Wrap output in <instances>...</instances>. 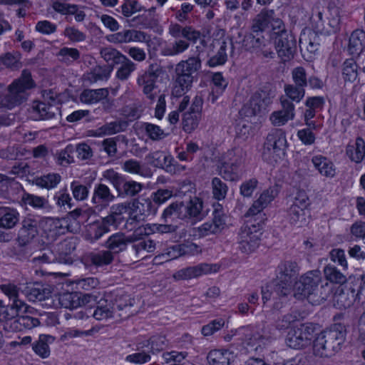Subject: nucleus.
Listing matches in <instances>:
<instances>
[{"label":"nucleus","mask_w":365,"mask_h":365,"mask_svg":"<svg viewBox=\"0 0 365 365\" xmlns=\"http://www.w3.org/2000/svg\"><path fill=\"white\" fill-rule=\"evenodd\" d=\"M86 260L88 263L96 267H103L113 262L114 255L111 251L107 250H100L89 253L86 257Z\"/></svg>","instance_id":"nucleus-33"},{"label":"nucleus","mask_w":365,"mask_h":365,"mask_svg":"<svg viewBox=\"0 0 365 365\" xmlns=\"http://www.w3.org/2000/svg\"><path fill=\"white\" fill-rule=\"evenodd\" d=\"M245 157L246 152L241 148L228 150L221 157L217 165L219 175L226 180H238V168L244 163Z\"/></svg>","instance_id":"nucleus-6"},{"label":"nucleus","mask_w":365,"mask_h":365,"mask_svg":"<svg viewBox=\"0 0 365 365\" xmlns=\"http://www.w3.org/2000/svg\"><path fill=\"white\" fill-rule=\"evenodd\" d=\"M108 40L113 43H128L130 42L147 43L150 40L146 33L135 30L125 29L108 36Z\"/></svg>","instance_id":"nucleus-21"},{"label":"nucleus","mask_w":365,"mask_h":365,"mask_svg":"<svg viewBox=\"0 0 365 365\" xmlns=\"http://www.w3.org/2000/svg\"><path fill=\"white\" fill-rule=\"evenodd\" d=\"M19 220V213L14 209L6 207H0V227L13 228Z\"/></svg>","instance_id":"nucleus-42"},{"label":"nucleus","mask_w":365,"mask_h":365,"mask_svg":"<svg viewBox=\"0 0 365 365\" xmlns=\"http://www.w3.org/2000/svg\"><path fill=\"white\" fill-rule=\"evenodd\" d=\"M242 46L247 51L260 52L265 58H272L274 56L271 41L262 35H246L242 41Z\"/></svg>","instance_id":"nucleus-16"},{"label":"nucleus","mask_w":365,"mask_h":365,"mask_svg":"<svg viewBox=\"0 0 365 365\" xmlns=\"http://www.w3.org/2000/svg\"><path fill=\"white\" fill-rule=\"evenodd\" d=\"M299 274V267L296 262L284 260L276 269L275 292L279 295H288Z\"/></svg>","instance_id":"nucleus-7"},{"label":"nucleus","mask_w":365,"mask_h":365,"mask_svg":"<svg viewBox=\"0 0 365 365\" xmlns=\"http://www.w3.org/2000/svg\"><path fill=\"white\" fill-rule=\"evenodd\" d=\"M78 292H66L60 294L58 303L61 307L73 309L79 307V301L77 297Z\"/></svg>","instance_id":"nucleus-60"},{"label":"nucleus","mask_w":365,"mask_h":365,"mask_svg":"<svg viewBox=\"0 0 365 365\" xmlns=\"http://www.w3.org/2000/svg\"><path fill=\"white\" fill-rule=\"evenodd\" d=\"M342 75L345 81L354 82L358 76V66L353 59H347L344 62Z\"/></svg>","instance_id":"nucleus-57"},{"label":"nucleus","mask_w":365,"mask_h":365,"mask_svg":"<svg viewBox=\"0 0 365 365\" xmlns=\"http://www.w3.org/2000/svg\"><path fill=\"white\" fill-rule=\"evenodd\" d=\"M51 336L47 335H41L38 340L33 344V350L34 352L43 359L47 358L50 355V349L48 344Z\"/></svg>","instance_id":"nucleus-54"},{"label":"nucleus","mask_w":365,"mask_h":365,"mask_svg":"<svg viewBox=\"0 0 365 365\" xmlns=\"http://www.w3.org/2000/svg\"><path fill=\"white\" fill-rule=\"evenodd\" d=\"M220 47L217 53L211 56L207 62V65L210 67H216L224 65L227 60V51L228 48L227 43L225 41L219 42Z\"/></svg>","instance_id":"nucleus-50"},{"label":"nucleus","mask_w":365,"mask_h":365,"mask_svg":"<svg viewBox=\"0 0 365 365\" xmlns=\"http://www.w3.org/2000/svg\"><path fill=\"white\" fill-rule=\"evenodd\" d=\"M56 56L61 62L70 64L80 58V52L76 48L63 47Z\"/></svg>","instance_id":"nucleus-59"},{"label":"nucleus","mask_w":365,"mask_h":365,"mask_svg":"<svg viewBox=\"0 0 365 365\" xmlns=\"http://www.w3.org/2000/svg\"><path fill=\"white\" fill-rule=\"evenodd\" d=\"M320 334L326 340L329 349L333 354L340 349L341 345L345 339L344 331L342 329H339L338 327L325 330L321 332Z\"/></svg>","instance_id":"nucleus-26"},{"label":"nucleus","mask_w":365,"mask_h":365,"mask_svg":"<svg viewBox=\"0 0 365 365\" xmlns=\"http://www.w3.org/2000/svg\"><path fill=\"white\" fill-rule=\"evenodd\" d=\"M145 160L149 164L155 167L163 168L167 170L173 165L172 163L173 161V158L170 155L160 150L149 153L145 156Z\"/></svg>","instance_id":"nucleus-37"},{"label":"nucleus","mask_w":365,"mask_h":365,"mask_svg":"<svg viewBox=\"0 0 365 365\" xmlns=\"http://www.w3.org/2000/svg\"><path fill=\"white\" fill-rule=\"evenodd\" d=\"M254 221L250 218L246 221L245 225L240 228L237 243L239 250L245 254L254 252L260 244V237L262 235V229L263 226V219Z\"/></svg>","instance_id":"nucleus-5"},{"label":"nucleus","mask_w":365,"mask_h":365,"mask_svg":"<svg viewBox=\"0 0 365 365\" xmlns=\"http://www.w3.org/2000/svg\"><path fill=\"white\" fill-rule=\"evenodd\" d=\"M158 78V73L155 70V66L151 64L146 71L138 74L136 78L137 85L142 89L143 94L151 101L155 98L154 91L157 88Z\"/></svg>","instance_id":"nucleus-18"},{"label":"nucleus","mask_w":365,"mask_h":365,"mask_svg":"<svg viewBox=\"0 0 365 365\" xmlns=\"http://www.w3.org/2000/svg\"><path fill=\"white\" fill-rule=\"evenodd\" d=\"M74 146L73 145H68L65 148L57 151L54 155V159L57 165L66 167L75 163L73 156Z\"/></svg>","instance_id":"nucleus-46"},{"label":"nucleus","mask_w":365,"mask_h":365,"mask_svg":"<svg viewBox=\"0 0 365 365\" xmlns=\"http://www.w3.org/2000/svg\"><path fill=\"white\" fill-rule=\"evenodd\" d=\"M110 225L107 224L105 219L93 222L87 226L86 237L91 242L99 240L105 233L110 231Z\"/></svg>","instance_id":"nucleus-36"},{"label":"nucleus","mask_w":365,"mask_h":365,"mask_svg":"<svg viewBox=\"0 0 365 365\" xmlns=\"http://www.w3.org/2000/svg\"><path fill=\"white\" fill-rule=\"evenodd\" d=\"M35 87L31 73L24 70L19 78L15 79L6 88V93L0 100V108L12 110L25 102L29 91Z\"/></svg>","instance_id":"nucleus-2"},{"label":"nucleus","mask_w":365,"mask_h":365,"mask_svg":"<svg viewBox=\"0 0 365 365\" xmlns=\"http://www.w3.org/2000/svg\"><path fill=\"white\" fill-rule=\"evenodd\" d=\"M284 97L291 102L299 103L305 96V88L294 84H285L284 86Z\"/></svg>","instance_id":"nucleus-51"},{"label":"nucleus","mask_w":365,"mask_h":365,"mask_svg":"<svg viewBox=\"0 0 365 365\" xmlns=\"http://www.w3.org/2000/svg\"><path fill=\"white\" fill-rule=\"evenodd\" d=\"M335 301L340 309H346L350 307L355 302H358V299L355 290L351 289L349 292H340L335 297Z\"/></svg>","instance_id":"nucleus-53"},{"label":"nucleus","mask_w":365,"mask_h":365,"mask_svg":"<svg viewBox=\"0 0 365 365\" xmlns=\"http://www.w3.org/2000/svg\"><path fill=\"white\" fill-rule=\"evenodd\" d=\"M274 41L276 51L284 61L292 58L296 50V41L294 37L287 34L284 26V30L270 36Z\"/></svg>","instance_id":"nucleus-12"},{"label":"nucleus","mask_w":365,"mask_h":365,"mask_svg":"<svg viewBox=\"0 0 365 365\" xmlns=\"http://www.w3.org/2000/svg\"><path fill=\"white\" fill-rule=\"evenodd\" d=\"M115 307L112 301L101 298L92 315L98 321H106L115 317Z\"/></svg>","instance_id":"nucleus-27"},{"label":"nucleus","mask_w":365,"mask_h":365,"mask_svg":"<svg viewBox=\"0 0 365 365\" xmlns=\"http://www.w3.org/2000/svg\"><path fill=\"white\" fill-rule=\"evenodd\" d=\"M201 68V60L198 56H191L186 60L180 61L177 63L175 73H181L185 75H189L193 77V73H196Z\"/></svg>","instance_id":"nucleus-35"},{"label":"nucleus","mask_w":365,"mask_h":365,"mask_svg":"<svg viewBox=\"0 0 365 365\" xmlns=\"http://www.w3.org/2000/svg\"><path fill=\"white\" fill-rule=\"evenodd\" d=\"M277 195V191L274 187H269L264 190L259 197L253 202L245 217L247 218H254V221H259L263 219L264 222V215L262 213V211L274 200Z\"/></svg>","instance_id":"nucleus-14"},{"label":"nucleus","mask_w":365,"mask_h":365,"mask_svg":"<svg viewBox=\"0 0 365 365\" xmlns=\"http://www.w3.org/2000/svg\"><path fill=\"white\" fill-rule=\"evenodd\" d=\"M124 171L136 174L141 176H149V172L140 164V163L135 159H129L125 160L122 165Z\"/></svg>","instance_id":"nucleus-55"},{"label":"nucleus","mask_w":365,"mask_h":365,"mask_svg":"<svg viewBox=\"0 0 365 365\" xmlns=\"http://www.w3.org/2000/svg\"><path fill=\"white\" fill-rule=\"evenodd\" d=\"M150 347L146 348V346L142 341L137 344L135 353L129 354L125 357V361L136 364H145L150 361Z\"/></svg>","instance_id":"nucleus-39"},{"label":"nucleus","mask_w":365,"mask_h":365,"mask_svg":"<svg viewBox=\"0 0 365 365\" xmlns=\"http://www.w3.org/2000/svg\"><path fill=\"white\" fill-rule=\"evenodd\" d=\"M228 191V187L217 177L212 180V193L213 197L217 200H222L225 198Z\"/></svg>","instance_id":"nucleus-62"},{"label":"nucleus","mask_w":365,"mask_h":365,"mask_svg":"<svg viewBox=\"0 0 365 365\" xmlns=\"http://www.w3.org/2000/svg\"><path fill=\"white\" fill-rule=\"evenodd\" d=\"M234 357V354L229 350L215 349L209 352L207 361L210 365H229Z\"/></svg>","instance_id":"nucleus-40"},{"label":"nucleus","mask_w":365,"mask_h":365,"mask_svg":"<svg viewBox=\"0 0 365 365\" xmlns=\"http://www.w3.org/2000/svg\"><path fill=\"white\" fill-rule=\"evenodd\" d=\"M313 354L319 357H329L333 354L326 340L319 334L314 341Z\"/></svg>","instance_id":"nucleus-56"},{"label":"nucleus","mask_w":365,"mask_h":365,"mask_svg":"<svg viewBox=\"0 0 365 365\" xmlns=\"http://www.w3.org/2000/svg\"><path fill=\"white\" fill-rule=\"evenodd\" d=\"M324 99L319 96L308 97L305 101L306 109L304 112V120L307 127L314 130L319 129L320 125L317 124L315 121L312 120L316 115V113L319 112L324 105Z\"/></svg>","instance_id":"nucleus-22"},{"label":"nucleus","mask_w":365,"mask_h":365,"mask_svg":"<svg viewBox=\"0 0 365 365\" xmlns=\"http://www.w3.org/2000/svg\"><path fill=\"white\" fill-rule=\"evenodd\" d=\"M128 207V204L125 202L113 205L109 215L104 217L105 221L110 226L118 227L125 220L124 215L127 213Z\"/></svg>","instance_id":"nucleus-28"},{"label":"nucleus","mask_w":365,"mask_h":365,"mask_svg":"<svg viewBox=\"0 0 365 365\" xmlns=\"http://www.w3.org/2000/svg\"><path fill=\"white\" fill-rule=\"evenodd\" d=\"M116 65L118 66L115 74V78L123 82L128 81L137 69V65L125 55L121 57Z\"/></svg>","instance_id":"nucleus-30"},{"label":"nucleus","mask_w":365,"mask_h":365,"mask_svg":"<svg viewBox=\"0 0 365 365\" xmlns=\"http://www.w3.org/2000/svg\"><path fill=\"white\" fill-rule=\"evenodd\" d=\"M203 100L200 96H196L190 107L182 114V129L186 133H191L195 130L201 119Z\"/></svg>","instance_id":"nucleus-17"},{"label":"nucleus","mask_w":365,"mask_h":365,"mask_svg":"<svg viewBox=\"0 0 365 365\" xmlns=\"http://www.w3.org/2000/svg\"><path fill=\"white\" fill-rule=\"evenodd\" d=\"M314 333V328L311 324H300L291 328L286 342L292 349H302L310 344Z\"/></svg>","instance_id":"nucleus-10"},{"label":"nucleus","mask_w":365,"mask_h":365,"mask_svg":"<svg viewBox=\"0 0 365 365\" xmlns=\"http://www.w3.org/2000/svg\"><path fill=\"white\" fill-rule=\"evenodd\" d=\"M146 348L150 347L151 353L160 351L167 346V339L164 336L158 335L152 336L149 340L143 341Z\"/></svg>","instance_id":"nucleus-64"},{"label":"nucleus","mask_w":365,"mask_h":365,"mask_svg":"<svg viewBox=\"0 0 365 365\" xmlns=\"http://www.w3.org/2000/svg\"><path fill=\"white\" fill-rule=\"evenodd\" d=\"M108 96L106 88L86 89L80 95L81 102L86 104L97 103Z\"/></svg>","instance_id":"nucleus-44"},{"label":"nucleus","mask_w":365,"mask_h":365,"mask_svg":"<svg viewBox=\"0 0 365 365\" xmlns=\"http://www.w3.org/2000/svg\"><path fill=\"white\" fill-rule=\"evenodd\" d=\"M282 108L274 111L269 116V120L274 126H282L295 117V106L292 102L284 97H280Z\"/></svg>","instance_id":"nucleus-20"},{"label":"nucleus","mask_w":365,"mask_h":365,"mask_svg":"<svg viewBox=\"0 0 365 365\" xmlns=\"http://www.w3.org/2000/svg\"><path fill=\"white\" fill-rule=\"evenodd\" d=\"M346 156L353 162L359 163L365 156V142L358 137L354 141L349 142L346 148Z\"/></svg>","instance_id":"nucleus-32"},{"label":"nucleus","mask_w":365,"mask_h":365,"mask_svg":"<svg viewBox=\"0 0 365 365\" xmlns=\"http://www.w3.org/2000/svg\"><path fill=\"white\" fill-rule=\"evenodd\" d=\"M289 207L287 210L289 220L292 224L302 226L306 222L308 214L309 200L304 190H297L294 196L289 200Z\"/></svg>","instance_id":"nucleus-9"},{"label":"nucleus","mask_w":365,"mask_h":365,"mask_svg":"<svg viewBox=\"0 0 365 365\" xmlns=\"http://www.w3.org/2000/svg\"><path fill=\"white\" fill-rule=\"evenodd\" d=\"M365 48V31L354 30L350 35L348 51L351 55H359Z\"/></svg>","instance_id":"nucleus-34"},{"label":"nucleus","mask_w":365,"mask_h":365,"mask_svg":"<svg viewBox=\"0 0 365 365\" xmlns=\"http://www.w3.org/2000/svg\"><path fill=\"white\" fill-rule=\"evenodd\" d=\"M61 176L58 173H51L41 177H36L34 182L39 187L51 190L55 188L61 182Z\"/></svg>","instance_id":"nucleus-45"},{"label":"nucleus","mask_w":365,"mask_h":365,"mask_svg":"<svg viewBox=\"0 0 365 365\" xmlns=\"http://www.w3.org/2000/svg\"><path fill=\"white\" fill-rule=\"evenodd\" d=\"M312 162L321 175L328 178L335 176L336 168L333 162L327 157L315 155L312 158Z\"/></svg>","instance_id":"nucleus-29"},{"label":"nucleus","mask_w":365,"mask_h":365,"mask_svg":"<svg viewBox=\"0 0 365 365\" xmlns=\"http://www.w3.org/2000/svg\"><path fill=\"white\" fill-rule=\"evenodd\" d=\"M49 98L51 102L34 101L31 108L32 118L34 120H47L55 116L58 112V100L53 96V93L49 91L44 95V99Z\"/></svg>","instance_id":"nucleus-13"},{"label":"nucleus","mask_w":365,"mask_h":365,"mask_svg":"<svg viewBox=\"0 0 365 365\" xmlns=\"http://www.w3.org/2000/svg\"><path fill=\"white\" fill-rule=\"evenodd\" d=\"M100 55L107 63L112 62L113 65H116L121 60V57L125 55L120 51L113 47H104L101 48Z\"/></svg>","instance_id":"nucleus-63"},{"label":"nucleus","mask_w":365,"mask_h":365,"mask_svg":"<svg viewBox=\"0 0 365 365\" xmlns=\"http://www.w3.org/2000/svg\"><path fill=\"white\" fill-rule=\"evenodd\" d=\"M128 242H132V237H125L124 235L117 233L108 239L106 246L108 249V250L111 251L115 256V254L124 250Z\"/></svg>","instance_id":"nucleus-41"},{"label":"nucleus","mask_w":365,"mask_h":365,"mask_svg":"<svg viewBox=\"0 0 365 365\" xmlns=\"http://www.w3.org/2000/svg\"><path fill=\"white\" fill-rule=\"evenodd\" d=\"M319 43L317 35L312 31L308 34L304 33L299 38V47L301 50L305 49L311 53H314L319 49Z\"/></svg>","instance_id":"nucleus-49"},{"label":"nucleus","mask_w":365,"mask_h":365,"mask_svg":"<svg viewBox=\"0 0 365 365\" xmlns=\"http://www.w3.org/2000/svg\"><path fill=\"white\" fill-rule=\"evenodd\" d=\"M35 87L31 73L24 70L19 78L15 79L6 88V93L0 100V108L12 110L25 102L29 91Z\"/></svg>","instance_id":"nucleus-3"},{"label":"nucleus","mask_w":365,"mask_h":365,"mask_svg":"<svg viewBox=\"0 0 365 365\" xmlns=\"http://www.w3.org/2000/svg\"><path fill=\"white\" fill-rule=\"evenodd\" d=\"M286 145V138L280 130H275L267 136L264 144L263 158L268 161H277L281 155L284 154Z\"/></svg>","instance_id":"nucleus-11"},{"label":"nucleus","mask_w":365,"mask_h":365,"mask_svg":"<svg viewBox=\"0 0 365 365\" xmlns=\"http://www.w3.org/2000/svg\"><path fill=\"white\" fill-rule=\"evenodd\" d=\"M110 71H108L105 66H96L85 77L90 83H96L108 78Z\"/></svg>","instance_id":"nucleus-61"},{"label":"nucleus","mask_w":365,"mask_h":365,"mask_svg":"<svg viewBox=\"0 0 365 365\" xmlns=\"http://www.w3.org/2000/svg\"><path fill=\"white\" fill-rule=\"evenodd\" d=\"M284 24L272 9H262L252 21V33L263 32L271 28L270 36L284 30Z\"/></svg>","instance_id":"nucleus-8"},{"label":"nucleus","mask_w":365,"mask_h":365,"mask_svg":"<svg viewBox=\"0 0 365 365\" xmlns=\"http://www.w3.org/2000/svg\"><path fill=\"white\" fill-rule=\"evenodd\" d=\"M175 77L172 88V94L175 97L182 96L191 88L193 77L181 73H175Z\"/></svg>","instance_id":"nucleus-31"},{"label":"nucleus","mask_w":365,"mask_h":365,"mask_svg":"<svg viewBox=\"0 0 365 365\" xmlns=\"http://www.w3.org/2000/svg\"><path fill=\"white\" fill-rule=\"evenodd\" d=\"M322 281L319 270L308 272L300 277L294 284V297L297 299L307 298L312 304H319L324 302L329 294V287L327 282L319 287Z\"/></svg>","instance_id":"nucleus-1"},{"label":"nucleus","mask_w":365,"mask_h":365,"mask_svg":"<svg viewBox=\"0 0 365 365\" xmlns=\"http://www.w3.org/2000/svg\"><path fill=\"white\" fill-rule=\"evenodd\" d=\"M128 126V121L122 119L107 123L102 125L106 135H111L118 133L123 132L127 129Z\"/></svg>","instance_id":"nucleus-58"},{"label":"nucleus","mask_w":365,"mask_h":365,"mask_svg":"<svg viewBox=\"0 0 365 365\" xmlns=\"http://www.w3.org/2000/svg\"><path fill=\"white\" fill-rule=\"evenodd\" d=\"M242 334L245 335L244 343L249 346L253 347L257 351L259 347L264 345L269 340V336L263 335L258 331H253L248 329H242Z\"/></svg>","instance_id":"nucleus-38"},{"label":"nucleus","mask_w":365,"mask_h":365,"mask_svg":"<svg viewBox=\"0 0 365 365\" xmlns=\"http://www.w3.org/2000/svg\"><path fill=\"white\" fill-rule=\"evenodd\" d=\"M61 226V222L58 219L26 216L21 222V227L18 232V241L21 245H26L38 236L41 227L45 231L57 234L60 232L58 229Z\"/></svg>","instance_id":"nucleus-4"},{"label":"nucleus","mask_w":365,"mask_h":365,"mask_svg":"<svg viewBox=\"0 0 365 365\" xmlns=\"http://www.w3.org/2000/svg\"><path fill=\"white\" fill-rule=\"evenodd\" d=\"M115 199V195L106 185L103 183L95 185L91 198L93 204L106 207Z\"/></svg>","instance_id":"nucleus-25"},{"label":"nucleus","mask_w":365,"mask_h":365,"mask_svg":"<svg viewBox=\"0 0 365 365\" xmlns=\"http://www.w3.org/2000/svg\"><path fill=\"white\" fill-rule=\"evenodd\" d=\"M217 270V264L201 263L195 266L181 269L176 272L173 277L175 280H188L215 272Z\"/></svg>","instance_id":"nucleus-19"},{"label":"nucleus","mask_w":365,"mask_h":365,"mask_svg":"<svg viewBox=\"0 0 365 365\" xmlns=\"http://www.w3.org/2000/svg\"><path fill=\"white\" fill-rule=\"evenodd\" d=\"M202 202L198 197H193L187 202H181L180 219L199 220L202 218Z\"/></svg>","instance_id":"nucleus-23"},{"label":"nucleus","mask_w":365,"mask_h":365,"mask_svg":"<svg viewBox=\"0 0 365 365\" xmlns=\"http://www.w3.org/2000/svg\"><path fill=\"white\" fill-rule=\"evenodd\" d=\"M168 34L174 38L183 37L190 42L195 43L200 38V32L191 26H182L178 23L171 22L168 28Z\"/></svg>","instance_id":"nucleus-24"},{"label":"nucleus","mask_w":365,"mask_h":365,"mask_svg":"<svg viewBox=\"0 0 365 365\" xmlns=\"http://www.w3.org/2000/svg\"><path fill=\"white\" fill-rule=\"evenodd\" d=\"M190 41L185 38L175 39L173 43L166 45L162 48L161 53L165 56H174L186 51L190 47Z\"/></svg>","instance_id":"nucleus-43"},{"label":"nucleus","mask_w":365,"mask_h":365,"mask_svg":"<svg viewBox=\"0 0 365 365\" xmlns=\"http://www.w3.org/2000/svg\"><path fill=\"white\" fill-rule=\"evenodd\" d=\"M39 323V320L37 318L28 315L19 316L16 319L11 322V331H21L22 328L30 329L38 326Z\"/></svg>","instance_id":"nucleus-47"},{"label":"nucleus","mask_w":365,"mask_h":365,"mask_svg":"<svg viewBox=\"0 0 365 365\" xmlns=\"http://www.w3.org/2000/svg\"><path fill=\"white\" fill-rule=\"evenodd\" d=\"M323 272L325 279L332 284H343L347 281L346 275L332 264L326 265Z\"/></svg>","instance_id":"nucleus-48"},{"label":"nucleus","mask_w":365,"mask_h":365,"mask_svg":"<svg viewBox=\"0 0 365 365\" xmlns=\"http://www.w3.org/2000/svg\"><path fill=\"white\" fill-rule=\"evenodd\" d=\"M143 185L134 180L126 181L124 180L123 184L118 190L119 196L134 197L143 189Z\"/></svg>","instance_id":"nucleus-52"},{"label":"nucleus","mask_w":365,"mask_h":365,"mask_svg":"<svg viewBox=\"0 0 365 365\" xmlns=\"http://www.w3.org/2000/svg\"><path fill=\"white\" fill-rule=\"evenodd\" d=\"M272 97L265 91L255 92L241 109L240 113L245 117H252L261 113L272 103Z\"/></svg>","instance_id":"nucleus-15"}]
</instances>
